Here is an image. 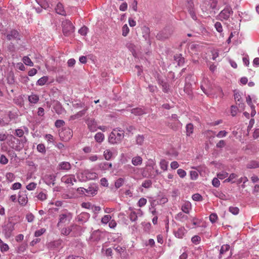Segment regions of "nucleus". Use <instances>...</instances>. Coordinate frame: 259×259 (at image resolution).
I'll list each match as a JSON object with an SVG mask.
<instances>
[{
    "label": "nucleus",
    "instance_id": "1",
    "mask_svg": "<svg viewBox=\"0 0 259 259\" xmlns=\"http://www.w3.org/2000/svg\"><path fill=\"white\" fill-rule=\"evenodd\" d=\"M124 136L123 131L118 128L114 129L109 135L108 141L111 144H119L121 142Z\"/></svg>",
    "mask_w": 259,
    "mask_h": 259
},
{
    "label": "nucleus",
    "instance_id": "2",
    "mask_svg": "<svg viewBox=\"0 0 259 259\" xmlns=\"http://www.w3.org/2000/svg\"><path fill=\"white\" fill-rule=\"evenodd\" d=\"M81 190V192L87 196H94L97 194L98 187L96 184L91 185L88 188H79L78 191Z\"/></svg>",
    "mask_w": 259,
    "mask_h": 259
},
{
    "label": "nucleus",
    "instance_id": "3",
    "mask_svg": "<svg viewBox=\"0 0 259 259\" xmlns=\"http://www.w3.org/2000/svg\"><path fill=\"white\" fill-rule=\"evenodd\" d=\"M15 224L11 222H8L3 227L2 233L7 238H9L12 235V232L15 229Z\"/></svg>",
    "mask_w": 259,
    "mask_h": 259
},
{
    "label": "nucleus",
    "instance_id": "4",
    "mask_svg": "<svg viewBox=\"0 0 259 259\" xmlns=\"http://www.w3.org/2000/svg\"><path fill=\"white\" fill-rule=\"evenodd\" d=\"M81 179L82 181L95 180L97 178L98 175L94 171L89 169H85L82 171L80 174Z\"/></svg>",
    "mask_w": 259,
    "mask_h": 259
},
{
    "label": "nucleus",
    "instance_id": "5",
    "mask_svg": "<svg viewBox=\"0 0 259 259\" xmlns=\"http://www.w3.org/2000/svg\"><path fill=\"white\" fill-rule=\"evenodd\" d=\"M85 123L88 125V128L91 132H95L98 130L97 123L96 120L93 118H88L85 119Z\"/></svg>",
    "mask_w": 259,
    "mask_h": 259
},
{
    "label": "nucleus",
    "instance_id": "6",
    "mask_svg": "<svg viewBox=\"0 0 259 259\" xmlns=\"http://www.w3.org/2000/svg\"><path fill=\"white\" fill-rule=\"evenodd\" d=\"M233 11L230 6H226L220 13L219 16L221 18L227 20L231 14H233Z\"/></svg>",
    "mask_w": 259,
    "mask_h": 259
},
{
    "label": "nucleus",
    "instance_id": "7",
    "mask_svg": "<svg viewBox=\"0 0 259 259\" xmlns=\"http://www.w3.org/2000/svg\"><path fill=\"white\" fill-rule=\"evenodd\" d=\"M27 191L26 190L21 191L19 192L18 196V202L22 206H25L28 202V198L27 196Z\"/></svg>",
    "mask_w": 259,
    "mask_h": 259
},
{
    "label": "nucleus",
    "instance_id": "8",
    "mask_svg": "<svg viewBox=\"0 0 259 259\" xmlns=\"http://www.w3.org/2000/svg\"><path fill=\"white\" fill-rule=\"evenodd\" d=\"M171 33L172 31L170 30L164 29L157 34L156 37L159 40H164L168 38Z\"/></svg>",
    "mask_w": 259,
    "mask_h": 259
},
{
    "label": "nucleus",
    "instance_id": "9",
    "mask_svg": "<svg viewBox=\"0 0 259 259\" xmlns=\"http://www.w3.org/2000/svg\"><path fill=\"white\" fill-rule=\"evenodd\" d=\"M104 237L103 232L98 230L94 231L91 236V239L94 241H99Z\"/></svg>",
    "mask_w": 259,
    "mask_h": 259
},
{
    "label": "nucleus",
    "instance_id": "10",
    "mask_svg": "<svg viewBox=\"0 0 259 259\" xmlns=\"http://www.w3.org/2000/svg\"><path fill=\"white\" fill-rule=\"evenodd\" d=\"M7 39L8 40L12 39H20L19 37V33L15 29H13L9 32L6 36Z\"/></svg>",
    "mask_w": 259,
    "mask_h": 259
},
{
    "label": "nucleus",
    "instance_id": "11",
    "mask_svg": "<svg viewBox=\"0 0 259 259\" xmlns=\"http://www.w3.org/2000/svg\"><path fill=\"white\" fill-rule=\"evenodd\" d=\"M75 27L71 22L66 19V36L71 35L74 31Z\"/></svg>",
    "mask_w": 259,
    "mask_h": 259
},
{
    "label": "nucleus",
    "instance_id": "12",
    "mask_svg": "<svg viewBox=\"0 0 259 259\" xmlns=\"http://www.w3.org/2000/svg\"><path fill=\"white\" fill-rule=\"evenodd\" d=\"M57 227L61 231L62 234L65 233V214H62L59 217Z\"/></svg>",
    "mask_w": 259,
    "mask_h": 259
},
{
    "label": "nucleus",
    "instance_id": "13",
    "mask_svg": "<svg viewBox=\"0 0 259 259\" xmlns=\"http://www.w3.org/2000/svg\"><path fill=\"white\" fill-rule=\"evenodd\" d=\"M187 232V230L184 227H181L177 231H175L174 233L176 237L182 239Z\"/></svg>",
    "mask_w": 259,
    "mask_h": 259
},
{
    "label": "nucleus",
    "instance_id": "14",
    "mask_svg": "<svg viewBox=\"0 0 259 259\" xmlns=\"http://www.w3.org/2000/svg\"><path fill=\"white\" fill-rule=\"evenodd\" d=\"M14 140L16 141V142L19 144L18 145H17L15 149L17 151H20L24 147V144L27 142V139L25 137H24L23 139L19 140L15 137H13Z\"/></svg>",
    "mask_w": 259,
    "mask_h": 259
},
{
    "label": "nucleus",
    "instance_id": "15",
    "mask_svg": "<svg viewBox=\"0 0 259 259\" xmlns=\"http://www.w3.org/2000/svg\"><path fill=\"white\" fill-rule=\"evenodd\" d=\"M90 218V214L87 212H83L78 215L77 220L81 224L86 222Z\"/></svg>",
    "mask_w": 259,
    "mask_h": 259
},
{
    "label": "nucleus",
    "instance_id": "16",
    "mask_svg": "<svg viewBox=\"0 0 259 259\" xmlns=\"http://www.w3.org/2000/svg\"><path fill=\"white\" fill-rule=\"evenodd\" d=\"M192 208L191 204L189 202H185L183 203L181 207V210L184 213H189L190 210Z\"/></svg>",
    "mask_w": 259,
    "mask_h": 259
},
{
    "label": "nucleus",
    "instance_id": "17",
    "mask_svg": "<svg viewBox=\"0 0 259 259\" xmlns=\"http://www.w3.org/2000/svg\"><path fill=\"white\" fill-rule=\"evenodd\" d=\"M114 250L118 253L122 255L123 257H125L126 255V247L125 246H120L115 245L113 247Z\"/></svg>",
    "mask_w": 259,
    "mask_h": 259
},
{
    "label": "nucleus",
    "instance_id": "18",
    "mask_svg": "<svg viewBox=\"0 0 259 259\" xmlns=\"http://www.w3.org/2000/svg\"><path fill=\"white\" fill-rule=\"evenodd\" d=\"M131 113L135 115L140 116L146 114V112L142 108H136L131 110Z\"/></svg>",
    "mask_w": 259,
    "mask_h": 259
},
{
    "label": "nucleus",
    "instance_id": "19",
    "mask_svg": "<svg viewBox=\"0 0 259 259\" xmlns=\"http://www.w3.org/2000/svg\"><path fill=\"white\" fill-rule=\"evenodd\" d=\"M56 12L61 15H65V10L62 4L59 3L55 8Z\"/></svg>",
    "mask_w": 259,
    "mask_h": 259
},
{
    "label": "nucleus",
    "instance_id": "20",
    "mask_svg": "<svg viewBox=\"0 0 259 259\" xmlns=\"http://www.w3.org/2000/svg\"><path fill=\"white\" fill-rule=\"evenodd\" d=\"M87 110H88V108H85L83 110L78 112L76 114H75L73 115H72L70 117V119L74 120V119H78V118L83 116L85 114Z\"/></svg>",
    "mask_w": 259,
    "mask_h": 259
},
{
    "label": "nucleus",
    "instance_id": "21",
    "mask_svg": "<svg viewBox=\"0 0 259 259\" xmlns=\"http://www.w3.org/2000/svg\"><path fill=\"white\" fill-rule=\"evenodd\" d=\"M98 166L101 170H108L109 168H111L112 163L107 162H104L100 163Z\"/></svg>",
    "mask_w": 259,
    "mask_h": 259
},
{
    "label": "nucleus",
    "instance_id": "22",
    "mask_svg": "<svg viewBox=\"0 0 259 259\" xmlns=\"http://www.w3.org/2000/svg\"><path fill=\"white\" fill-rule=\"evenodd\" d=\"M176 220L180 222H184L188 219V217L183 212H180L175 216Z\"/></svg>",
    "mask_w": 259,
    "mask_h": 259
},
{
    "label": "nucleus",
    "instance_id": "23",
    "mask_svg": "<svg viewBox=\"0 0 259 259\" xmlns=\"http://www.w3.org/2000/svg\"><path fill=\"white\" fill-rule=\"evenodd\" d=\"M175 60L178 63L179 66H181L184 64L185 60L184 58L182 57L181 54H176L174 56Z\"/></svg>",
    "mask_w": 259,
    "mask_h": 259
},
{
    "label": "nucleus",
    "instance_id": "24",
    "mask_svg": "<svg viewBox=\"0 0 259 259\" xmlns=\"http://www.w3.org/2000/svg\"><path fill=\"white\" fill-rule=\"evenodd\" d=\"M28 101L30 103L32 104H36L39 101V97L35 94H31L28 97Z\"/></svg>",
    "mask_w": 259,
    "mask_h": 259
},
{
    "label": "nucleus",
    "instance_id": "25",
    "mask_svg": "<svg viewBox=\"0 0 259 259\" xmlns=\"http://www.w3.org/2000/svg\"><path fill=\"white\" fill-rule=\"evenodd\" d=\"M132 164L135 166L140 165L142 163V158L140 156H136L132 160Z\"/></svg>",
    "mask_w": 259,
    "mask_h": 259
},
{
    "label": "nucleus",
    "instance_id": "26",
    "mask_svg": "<svg viewBox=\"0 0 259 259\" xmlns=\"http://www.w3.org/2000/svg\"><path fill=\"white\" fill-rule=\"evenodd\" d=\"M95 140L98 143H101L104 140V135L101 132L97 133L95 136Z\"/></svg>",
    "mask_w": 259,
    "mask_h": 259
},
{
    "label": "nucleus",
    "instance_id": "27",
    "mask_svg": "<svg viewBox=\"0 0 259 259\" xmlns=\"http://www.w3.org/2000/svg\"><path fill=\"white\" fill-rule=\"evenodd\" d=\"M27 244L26 243H23L20 245L17 248V252L19 253L24 252L27 248Z\"/></svg>",
    "mask_w": 259,
    "mask_h": 259
},
{
    "label": "nucleus",
    "instance_id": "28",
    "mask_svg": "<svg viewBox=\"0 0 259 259\" xmlns=\"http://www.w3.org/2000/svg\"><path fill=\"white\" fill-rule=\"evenodd\" d=\"M186 135L187 136H190V135L193 133L194 126L192 123H188L186 126Z\"/></svg>",
    "mask_w": 259,
    "mask_h": 259
},
{
    "label": "nucleus",
    "instance_id": "29",
    "mask_svg": "<svg viewBox=\"0 0 259 259\" xmlns=\"http://www.w3.org/2000/svg\"><path fill=\"white\" fill-rule=\"evenodd\" d=\"M246 167L248 168H255L259 167V161H251L247 164Z\"/></svg>",
    "mask_w": 259,
    "mask_h": 259
},
{
    "label": "nucleus",
    "instance_id": "30",
    "mask_svg": "<svg viewBox=\"0 0 259 259\" xmlns=\"http://www.w3.org/2000/svg\"><path fill=\"white\" fill-rule=\"evenodd\" d=\"M48 79H49V78L48 76H44L41 77L40 78H39L37 80V81L36 82V84L38 85H40V86L44 85L48 81Z\"/></svg>",
    "mask_w": 259,
    "mask_h": 259
},
{
    "label": "nucleus",
    "instance_id": "31",
    "mask_svg": "<svg viewBox=\"0 0 259 259\" xmlns=\"http://www.w3.org/2000/svg\"><path fill=\"white\" fill-rule=\"evenodd\" d=\"M230 245L228 244H224L221 246V249L220 250V257H221V255L224 254L227 251H229L230 249Z\"/></svg>",
    "mask_w": 259,
    "mask_h": 259
},
{
    "label": "nucleus",
    "instance_id": "32",
    "mask_svg": "<svg viewBox=\"0 0 259 259\" xmlns=\"http://www.w3.org/2000/svg\"><path fill=\"white\" fill-rule=\"evenodd\" d=\"M214 195L222 200H225L227 199V196L222 192L217 191L214 193Z\"/></svg>",
    "mask_w": 259,
    "mask_h": 259
},
{
    "label": "nucleus",
    "instance_id": "33",
    "mask_svg": "<svg viewBox=\"0 0 259 259\" xmlns=\"http://www.w3.org/2000/svg\"><path fill=\"white\" fill-rule=\"evenodd\" d=\"M104 156L106 160H109L112 156V152L109 149L106 150L104 152Z\"/></svg>",
    "mask_w": 259,
    "mask_h": 259
},
{
    "label": "nucleus",
    "instance_id": "34",
    "mask_svg": "<svg viewBox=\"0 0 259 259\" xmlns=\"http://www.w3.org/2000/svg\"><path fill=\"white\" fill-rule=\"evenodd\" d=\"M23 63L28 66H32L33 65V62L27 56H24L23 58Z\"/></svg>",
    "mask_w": 259,
    "mask_h": 259
},
{
    "label": "nucleus",
    "instance_id": "35",
    "mask_svg": "<svg viewBox=\"0 0 259 259\" xmlns=\"http://www.w3.org/2000/svg\"><path fill=\"white\" fill-rule=\"evenodd\" d=\"M168 162L164 159H162L160 162V168L163 170H166L167 169Z\"/></svg>",
    "mask_w": 259,
    "mask_h": 259
},
{
    "label": "nucleus",
    "instance_id": "36",
    "mask_svg": "<svg viewBox=\"0 0 259 259\" xmlns=\"http://www.w3.org/2000/svg\"><path fill=\"white\" fill-rule=\"evenodd\" d=\"M76 181L75 177L73 175H70L67 176V177L66 179V183L67 184H72L73 182H75Z\"/></svg>",
    "mask_w": 259,
    "mask_h": 259
},
{
    "label": "nucleus",
    "instance_id": "37",
    "mask_svg": "<svg viewBox=\"0 0 259 259\" xmlns=\"http://www.w3.org/2000/svg\"><path fill=\"white\" fill-rule=\"evenodd\" d=\"M111 219V217L109 215H105L101 219V223L104 224H107Z\"/></svg>",
    "mask_w": 259,
    "mask_h": 259
},
{
    "label": "nucleus",
    "instance_id": "38",
    "mask_svg": "<svg viewBox=\"0 0 259 259\" xmlns=\"http://www.w3.org/2000/svg\"><path fill=\"white\" fill-rule=\"evenodd\" d=\"M122 34L123 36H126L129 33L130 29L127 24H124L122 28Z\"/></svg>",
    "mask_w": 259,
    "mask_h": 259
},
{
    "label": "nucleus",
    "instance_id": "39",
    "mask_svg": "<svg viewBox=\"0 0 259 259\" xmlns=\"http://www.w3.org/2000/svg\"><path fill=\"white\" fill-rule=\"evenodd\" d=\"M129 218L131 221H132V222L136 221L138 219V216H137V213L134 211H132L129 215Z\"/></svg>",
    "mask_w": 259,
    "mask_h": 259
},
{
    "label": "nucleus",
    "instance_id": "40",
    "mask_svg": "<svg viewBox=\"0 0 259 259\" xmlns=\"http://www.w3.org/2000/svg\"><path fill=\"white\" fill-rule=\"evenodd\" d=\"M228 173L225 171H222L217 174L218 178L221 180H223V179L227 178L228 177Z\"/></svg>",
    "mask_w": 259,
    "mask_h": 259
},
{
    "label": "nucleus",
    "instance_id": "41",
    "mask_svg": "<svg viewBox=\"0 0 259 259\" xmlns=\"http://www.w3.org/2000/svg\"><path fill=\"white\" fill-rule=\"evenodd\" d=\"M229 211L234 215L238 214L239 212V209L237 207L230 206L229 208Z\"/></svg>",
    "mask_w": 259,
    "mask_h": 259
},
{
    "label": "nucleus",
    "instance_id": "42",
    "mask_svg": "<svg viewBox=\"0 0 259 259\" xmlns=\"http://www.w3.org/2000/svg\"><path fill=\"white\" fill-rule=\"evenodd\" d=\"M144 137L143 135H138L136 138V142L137 144L141 145L144 141Z\"/></svg>",
    "mask_w": 259,
    "mask_h": 259
},
{
    "label": "nucleus",
    "instance_id": "43",
    "mask_svg": "<svg viewBox=\"0 0 259 259\" xmlns=\"http://www.w3.org/2000/svg\"><path fill=\"white\" fill-rule=\"evenodd\" d=\"M124 180L122 178H119L115 182V186L116 188L121 187L123 184Z\"/></svg>",
    "mask_w": 259,
    "mask_h": 259
},
{
    "label": "nucleus",
    "instance_id": "44",
    "mask_svg": "<svg viewBox=\"0 0 259 259\" xmlns=\"http://www.w3.org/2000/svg\"><path fill=\"white\" fill-rule=\"evenodd\" d=\"M214 27L218 32L220 33H222L223 32V27L222 24L220 22H216L214 24Z\"/></svg>",
    "mask_w": 259,
    "mask_h": 259
},
{
    "label": "nucleus",
    "instance_id": "45",
    "mask_svg": "<svg viewBox=\"0 0 259 259\" xmlns=\"http://www.w3.org/2000/svg\"><path fill=\"white\" fill-rule=\"evenodd\" d=\"M46 231V229L41 228L39 230H36L34 233V236L38 237L42 235Z\"/></svg>",
    "mask_w": 259,
    "mask_h": 259
},
{
    "label": "nucleus",
    "instance_id": "46",
    "mask_svg": "<svg viewBox=\"0 0 259 259\" xmlns=\"http://www.w3.org/2000/svg\"><path fill=\"white\" fill-rule=\"evenodd\" d=\"M152 185V181L150 180H146L143 182L142 186L145 188H149Z\"/></svg>",
    "mask_w": 259,
    "mask_h": 259
},
{
    "label": "nucleus",
    "instance_id": "47",
    "mask_svg": "<svg viewBox=\"0 0 259 259\" xmlns=\"http://www.w3.org/2000/svg\"><path fill=\"white\" fill-rule=\"evenodd\" d=\"M37 150L38 152L42 153H45L46 152L45 146L43 144H39L37 146Z\"/></svg>",
    "mask_w": 259,
    "mask_h": 259
},
{
    "label": "nucleus",
    "instance_id": "48",
    "mask_svg": "<svg viewBox=\"0 0 259 259\" xmlns=\"http://www.w3.org/2000/svg\"><path fill=\"white\" fill-rule=\"evenodd\" d=\"M192 198L193 200L194 201H200L202 200V196L198 193H196V194H193L192 195Z\"/></svg>",
    "mask_w": 259,
    "mask_h": 259
},
{
    "label": "nucleus",
    "instance_id": "49",
    "mask_svg": "<svg viewBox=\"0 0 259 259\" xmlns=\"http://www.w3.org/2000/svg\"><path fill=\"white\" fill-rule=\"evenodd\" d=\"M218 217L216 213H213L209 215V220L212 223H214L217 220Z\"/></svg>",
    "mask_w": 259,
    "mask_h": 259
},
{
    "label": "nucleus",
    "instance_id": "50",
    "mask_svg": "<svg viewBox=\"0 0 259 259\" xmlns=\"http://www.w3.org/2000/svg\"><path fill=\"white\" fill-rule=\"evenodd\" d=\"M6 177L7 180H8L10 182H12L13 181H14L15 178L14 175L12 172L7 173Z\"/></svg>",
    "mask_w": 259,
    "mask_h": 259
},
{
    "label": "nucleus",
    "instance_id": "51",
    "mask_svg": "<svg viewBox=\"0 0 259 259\" xmlns=\"http://www.w3.org/2000/svg\"><path fill=\"white\" fill-rule=\"evenodd\" d=\"M212 185L214 187H216V188H218L220 186V181L219 180V178H214L213 179L212 181Z\"/></svg>",
    "mask_w": 259,
    "mask_h": 259
},
{
    "label": "nucleus",
    "instance_id": "52",
    "mask_svg": "<svg viewBox=\"0 0 259 259\" xmlns=\"http://www.w3.org/2000/svg\"><path fill=\"white\" fill-rule=\"evenodd\" d=\"M1 251L2 252H6L8 251L9 249V247L8 245L6 243H3L1 246Z\"/></svg>",
    "mask_w": 259,
    "mask_h": 259
},
{
    "label": "nucleus",
    "instance_id": "53",
    "mask_svg": "<svg viewBox=\"0 0 259 259\" xmlns=\"http://www.w3.org/2000/svg\"><path fill=\"white\" fill-rule=\"evenodd\" d=\"M147 203L146 199L141 198L138 201V206L140 207L144 206Z\"/></svg>",
    "mask_w": 259,
    "mask_h": 259
},
{
    "label": "nucleus",
    "instance_id": "54",
    "mask_svg": "<svg viewBox=\"0 0 259 259\" xmlns=\"http://www.w3.org/2000/svg\"><path fill=\"white\" fill-rule=\"evenodd\" d=\"M126 47L132 53L135 52V46L134 44L128 42L126 44Z\"/></svg>",
    "mask_w": 259,
    "mask_h": 259
},
{
    "label": "nucleus",
    "instance_id": "55",
    "mask_svg": "<svg viewBox=\"0 0 259 259\" xmlns=\"http://www.w3.org/2000/svg\"><path fill=\"white\" fill-rule=\"evenodd\" d=\"M8 162V159L4 155H2L0 157V163L2 164H6Z\"/></svg>",
    "mask_w": 259,
    "mask_h": 259
},
{
    "label": "nucleus",
    "instance_id": "56",
    "mask_svg": "<svg viewBox=\"0 0 259 259\" xmlns=\"http://www.w3.org/2000/svg\"><path fill=\"white\" fill-rule=\"evenodd\" d=\"M36 184L34 182H32L27 185L26 188L28 190L31 191L34 190L36 188Z\"/></svg>",
    "mask_w": 259,
    "mask_h": 259
},
{
    "label": "nucleus",
    "instance_id": "57",
    "mask_svg": "<svg viewBox=\"0 0 259 259\" xmlns=\"http://www.w3.org/2000/svg\"><path fill=\"white\" fill-rule=\"evenodd\" d=\"M88 32V28L87 27H82L79 29L78 32L82 35H85Z\"/></svg>",
    "mask_w": 259,
    "mask_h": 259
},
{
    "label": "nucleus",
    "instance_id": "58",
    "mask_svg": "<svg viewBox=\"0 0 259 259\" xmlns=\"http://www.w3.org/2000/svg\"><path fill=\"white\" fill-rule=\"evenodd\" d=\"M177 173L182 178H184L186 176V172L182 169H178L177 170Z\"/></svg>",
    "mask_w": 259,
    "mask_h": 259
},
{
    "label": "nucleus",
    "instance_id": "59",
    "mask_svg": "<svg viewBox=\"0 0 259 259\" xmlns=\"http://www.w3.org/2000/svg\"><path fill=\"white\" fill-rule=\"evenodd\" d=\"M15 135L18 137H22L24 135V132L22 129H16L15 130Z\"/></svg>",
    "mask_w": 259,
    "mask_h": 259
},
{
    "label": "nucleus",
    "instance_id": "60",
    "mask_svg": "<svg viewBox=\"0 0 259 259\" xmlns=\"http://www.w3.org/2000/svg\"><path fill=\"white\" fill-rule=\"evenodd\" d=\"M234 99L235 100V101L236 102H239V103H238V105L239 106L240 105V104L241 103V97L239 94V93H235L234 94Z\"/></svg>",
    "mask_w": 259,
    "mask_h": 259
},
{
    "label": "nucleus",
    "instance_id": "61",
    "mask_svg": "<svg viewBox=\"0 0 259 259\" xmlns=\"http://www.w3.org/2000/svg\"><path fill=\"white\" fill-rule=\"evenodd\" d=\"M227 132L226 131H221L218 133L216 136L217 138H221L226 137L227 136Z\"/></svg>",
    "mask_w": 259,
    "mask_h": 259
},
{
    "label": "nucleus",
    "instance_id": "62",
    "mask_svg": "<svg viewBox=\"0 0 259 259\" xmlns=\"http://www.w3.org/2000/svg\"><path fill=\"white\" fill-rule=\"evenodd\" d=\"M238 108L235 106H232L231 108V113L233 116L236 115L238 111Z\"/></svg>",
    "mask_w": 259,
    "mask_h": 259
},
{
    "label": "nucleus",
    "instance_id": "63",
    "mask_svg": "<svg viewBox=\"0 0 259 259\" xmlns=\"http://www.w3.org/2000/svg\"><path fill=\"white\" fill-rule=\"evenodd\" d=\"M34 217L31 213H28L26 216V219L28 222H32L34 220Z\"/></svg>",
    "mask_w": 259,
    "mask_h": 259
},
{
    "label": "nucleus",
    "instance_id": "64",
    "mask_svg": "<svg viewBox=\"0 0 259 259\" xmlns=\"http://www.w3.org/2000/svg\"><path fill=\"white\" fill-rule=\"evenodd\" d=\"M127 9V4L126 2L122 3L119 6V10L121 11H125Z\"/></svg>",
    "mask_w": 259,
    "mask_h": 259
}]
</instances>
